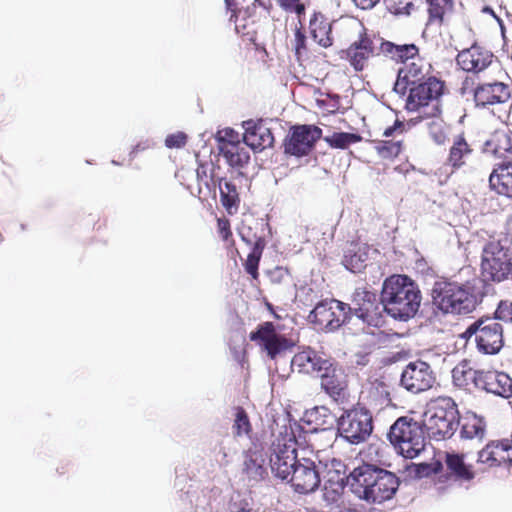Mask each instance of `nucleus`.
Here are the masks:
<instances>
[{
    "label": "nucleus",
    "mask_w": 512,
    "mask_h": 512,
    "mask_svg": "<svg viewBox=\"0 0 512 512\" xmlns=\"http://www.w3.org/2000/svg\"><path fill=\"white\" fill-rule=\"evenodd\" d=\"M273 143L274 137L271 129L265 126L253 138L250 137V142L246 146L257 152L272 147Z\"/></svg>",
    "instance_id": "79ce46f5"
},
{
    "label": "nucleus",
    "mask_w": 512,
    "mask_h": 512,
    "mask_svg": "<svg viewBox=\"0 0 512 512\" xmlns=\"http://www.w3.org/2000/svg\"><path fill=\"white\" fill-rule=\"evenodd\" d=\"M426 432L423 422L409 416L399 417L389 428L387 439L405 458L413 459L425 449Z\"/></svg>",
    "instance_id": "0eeeda50"
},
{
    "label": "nucleus",
    "mask_w": 512,
    "mask_h": 512,
    "mask_svg": "<svg viewBox=\"0 0 512 512\" xmlns=\"http://www.w3.org/2000/svg\"><path fill=\"white\" fill-rule=\"evenodd\" d=\"M422 294L417 283L404 274H393L382 284V310L395 320L408 321L421 305Z\"/></svg>",
    "instance_id": "7ed1b4c3"
},
{
    "label": "nucleus",
    "mask_w": 512,
    "mask_h": 512,
    "mask_svg": "<svg viewBox=\"0 0 512 512\" xmlns=\"http://www.w3.org/2000/svg\"><path fill=\"white\" fill-rule=\"evenodd\" d=\"M238 233L242 241L251 246V248L254 246L256 239L260 238L255 233H253L252 228L248 226L241 227L238 230Z\"/></svg>",
    "instance_id": "4d7b16f0"
},
{
    "label": "nucleus",
    "mask_w": 512,
    "mask_h": 512,
    "mask_svg": "<svg viewBox=\"0 0 512 512\" xmlns=\"http://www.w3.org/2000/svg\"><path fill=\"white\" fill-rule=\"evenodd\" d=\"M423 78V66L415 61L404 64L397 71V78L393 85V92L403 97L410 86L420 82Z\"/></svg>",
    "instance_id": "b1692460"
},
{
    "label": "nucleus",
    "mask_w": 512,
    "mask_h": 512,
    "mask_svg": "<svg viewBox=\"0 0 512 512\" xmlns=\"http://www.w3.org/2000/svg\"><path fill=\"white\" fill-rule=\"evenodd\" d=\"M500 451L507 452V457L500 456L501 462H508L512 466V441L509 439L499 440Z\"/></svg>",
    "instance_id": "13d9d810"
},
{
    "label": "nucleus",
    "mask_w": 512,
    "mask_h": 512,
    "mask_svg": "<svg viewBox=\"0 0 512 512\" xmlns=\"http://www.w3.org/2000/svg\"><path fill=\"white\" fill-rule=\"evenodd\" d=\"M368 322L360 317L359 313H355L351 305H347L345 315L341 318L340 328L344 327L351 334L364 332L369 327Z\"/></svg>",
    "instance_id": "72a5a7b5"
},
{
    "label": "nucleus",
    "mask_w": 512,
    "mask_h": 512,
    "mask_svg": "<svg viewBox=\"0 0 512 512\" xmlns=\"http://www.w3.org/2000/svg\"><path fill=\"white\" fill-rule=\"evenodd\" d=\"M294 50H295V54L297 56V58H299L302 50H305L306 49V35L305 33L300 29V28H296L295 29V33H294Z\"/></svg>",
    "instance_id": "5fc2aeb1"
},
{
    "label": "nucleus",
    "mask_w": 512,
    "mask_h": 512,
    "mask_svg": "<svg viewBox=\"0 0 512 512\" xmlns=\"http://www.w3.org/2000/svg\"><path fill=\"white\" fill-rule=\"evenodd\" d=\"M373 432V417L370 410L357 403L343 410L339 416L337 435L346 442L357 445L365 442Z\"/></svg>",
    "instance_id": "6e6552de"
},
{
    "label": "nucleus",
    "mask_w": 512,
    "mask_h": 512,
    "mask_svg": "<svg viewBox=\"0 0 512 512\" xmlns=\"http://www.w3.org/2000/svg\"><path fill=\"white\" fill-rule=\"evenodd\" d=\"M445 462L447 469L456 478L465 481H470L474 478V472L470 466L465 464L462 456L458 454H447Z\"/></svg>",
    "instance_id": "2f4dec72"
},
{
    "label": "nucleus",
    "mask_w": 512,
    "mask_h": 512,
    "mask_svg": "<svg viewBox=\"0 0 512 512\" xmlns=\"http://www.w3.org/2000/svg\"><path fill=\"white\" fill-rule=\"evenodd\" d=\"M324 140L332 148L346 149L351 144L360 142L362 140V137L358 133L334 132L332 135L326 136Z\"/></svg>",
    "instance_id": "e433bc0d"
},
{
    "label": "nucleus",
    "mask_w": 512,
    "mask_h": 512,
    "mask_svg": "<svg viewBox=\"0 0 512 512\" xmlns=\"http://www.w3.org/2000/svg\"><path fill=\"white\" fill-rule=\"evenodd\" d=\"M250 340L257 342L276 364L294 347V342L275 330L272 322H264L250 333Z\"/></svg>",
    "instance_id": "1a4fd4ad"
},
{
    "label": "nucleus",
    "mask_w": 512,
    "mask_h": 512,
    "mask_svg": "<svg viewBox=\"0 0 512 512\" xmlns=\"http://www.w3.org/2000/svg\"><path fill=\"white\" fill-rule=\"evenodd\" d=\"M429 8V22H433L435 20L440 23L443 21V17L445 14V8L447 6L452 5V0H426Z\"/></svg>",
    "instance_id": "c03bdc74"
},
{
    "label": "nucleus",
    "mask_w": 512,
    "mask_h": 512,
    "mask_svg": "<svg viewBox=\"0 0 512 512\" xmlns=\"http://www.w3.org/2000/svg\"><path fill=\"white\" fill-rule=\"evenodd\" d=\"M244 134L243 142L247 145L250 142V137L253 138L261 129L265 127L264 120L259 119L257 121L249 119L242 123Z\"/></svg>",
    "instance_id": "49530a36"
},
{
    "label": "nucleus",
    "mask_w": 512,
    "mask_h": 512,
    "mask_svg": "<svg viewBox=\"0 0 512 512\" xmlns=\"http://www.w3.org/2000/svg\"><path fill=\"white\" fill-rule=\"evenodd\" d=\"M232 431L235 437L249 436L252 431L248 414L242 407L236 408Z\"/></svg>",
    "instance_id": "ea45409f"
},
{
    "label": "nucleus",
    "mask_w": 512,
    "mask_h": 512,
    "mask_svg": "<svg viewBox=\"0 0 512 512\" xmlns=\"http://www.w3.org/2000/svg\"><path fill=\"white\" fill-rule=\"evenodd\" d=\"M496 318L505 322H512V302L500 301L495 311Z\"/></svg>",
    "instance_id": "603ef678"
},
{
    "label": "nucleus",
    "mask_w": 512,
    "mask_h": 512,
    "mask_svg": "<svg viewBox=\"0 0 512 512\" xmlns=\"http://www.w3.org/2000/svg\"><path fill=\"white\" fill-rule=\"evenodd\" d=\"M220 153L226 159L228 165L234 168H243L250 161L248 149L236 144L221 146Z\"/></svg>",
    "instance_id": "c756f323"
},
{
    "label": "nucleus",
    "mask_w": 512,
    "mask_h": 512,
    "mask_svg": "<svg viewBox=\"0 0 512 512\" xmlns=\"http://www.w3.org/2000/svg\"><path fill=\"white\" fill-rule=\"evenodd\" d=\"M352 309L359 313L368 325L377 326L382 314V291L378 296L376 292L366 288H357L352 295Z\"/></svg>",
    "instance_id": "4468645a"
},
{
    "label": "nucleus",
    "mask_w": 512,
    "mask_h": 512,
    "mask_svg": "<svg viewBox=\"0 0 512 512\" xmlns=\"http://www.w3.org/2000/svg\"><path fill=\"white\" fill-rule=\"evenodd\" d=\"M380 0H353L355 5L363 10L372 9Z\"/></svg>",
    "instance_id": "0e129e2a"
},
{
    "label": "nucleus",
    "mask_w": 512,
    "mask_h": 512,
    "mask_svg": "<svg viewBox=\"0 0 512 512\" xmlns=\"http://www.w3.org/2000/svg\"><path fill=\"white\" fill-rule=\"evenodd\" d=\"M322 137V129L315 125H294L283 142L284 153L295 157H304L314 149Z\"/></svg>",
    "instance_id": "9b49d317"
},
{
    "label": "nucleus",
    "mask_w": 512,
    "mask_h": 512,
    "mask_svg": "<svg viewBox=\"0 0 512 512\" xmlns=\"http://www.w3.org/2000/svg\"><path fill=\"white\" fill-rule=\"evenodd\" d=\"M481 326L480 318L473 323H471L466 330L460 335L461 338L465 340H469L471 337L475 336V342H478V334L479 327Z\"/></svg>",
    "instance_id": "bf43d9fd"
},
{
    "label": "nucleus",
    "mask_w": 512,
    "mask_h": 512,
    "mask_svg": "<svg viewBox=\"0 0 512 512\" xmlns=\"http://www.w3.org/2000/svg\"><path fill=\"white\" fill-rule=\"evenodd\" d=\"M243 471L249 480L255 482L263 480L267 476L263 452L249 449L245 454Z\"/></svg>",
    "instance_id": "bb28decb"
},
{
    "label": "nucleus",
    "mask_w": 512,
    "mask_h": 512,
    "mask_svg": "<svg viewBox=\"0 0 512 512\" xmlns=\"http://www.w3.org/2000/svg\"><path fill=\"white\" fill-rule=\"evenodd\" d=\"M224 3H225V8L227 11L231 12V15H230V18H229V21L230 22H234L235 24L237 23V20H238V14H239V10L237 9V3L235 0H224Z\"/></svg>",
    "instance_id": "052dcab7"
},
{
    "label": "nucleus",
    "mask_w": 512,
    "mask_h": 512,
    "mask_svg": "<svg viewBox=\"0 0 512 512\" xmlns=\"http://www.w3.org/2000/svg\"><path fill=\"white\" fill-rule=\"evenodd\" d=\"M403 128H404L403 122L397 119V120H395L393 125L387 127L384 130L383 136L391 137L397 130H403Z\"/></svg>",
    "instance_id": "e2e57ef3"
},
{
    "label": "nucleus",
    "mask_w": 512,
    "mask_h": 512,
    "mask_svg": "<svg viewBox=\"0 0 512 512\" xmlns=\"http://www.w3.org/2000/svg\"><path fill=\"white\" fill-rule=\"evenodd\" d=\"M307 424L314 425V430H331L336 428L338 432L339 416H336L326 406H315L305 412Z\"/></svg>",
    "instance_id": "a878e982"
},
{
    "label": "nucleus",
    "mask_w": 512,
    "mask_h": 512,
    "mask_svg": "<svg viewBox=\"0 0 512 512\" xmlns=\"http://www.w3.org/2000/svg\"><path fill=\"white\" fill-rule=\"evenodd\" d=\"M488 182L489 188L496 194L512 199V161L505 159L496 163Z\"/></svg>",
    "instance_id": "4be33fe9"
},
{
    "label": "nucleus",
    "mask_w": 512,
    "mask_h": 512,
    "mask_svg": "<svg viewBox=\"0 0 512 512\" xmlns=\"http://www.w3.org/2000/svg\"><path fill=\"white\" fill-rule=\"evenodd\" d=\"M346 479L347 476L340 477L337 475L336 482H333L332 479L329 480V486L325 485L323 492V498L325 502L328 504H333L340 499L344 489L349 487L348 483H346Z\"/></svg>",
    "instance_id": "58836bf2"
},
{
    "label": "nucleus",
    "mask_w": 512,
    "mask_h": 512,
    "mask_svg": "<svg viewBox=\"0 0 512 512\" xmlns=\"http://www.w3.org/2000/svg\"><path fill=\"white\" fill-rule=\"evenodd\" d=\"M435 375L427 362L417 360L409 362L400 376V385L413 394H419L432 388Z\"/></svg>",
    "instance_id": "f8f14e48"
},
{
    "label": "nucleus",
    "mask_w": 512,
    "mask_h": 512,
    "mask_svg": "<svg viewBox=\"0 0 512 512\" xmlns=\"http://www.w3.org/2000/svg\"><path fill=\"white\" fill-rule=\"evenodd\" d=\"M482 374L483 370H474L468 367L467 362L458 364L452 370L453 382L458 387H467L472 383L476 388H478V379Z\"/></svg>",
    "instance_id": "7c9ffc66"
},
{
    "label": "nucleus",
    "mask_w": 512,
    "mask_h": 512,
    "mask_svg": "<svg viewBox=\"0 0 512 512\" xmlns=\"http://www.w3.org/2000/svg\"><path fill=\"white\" fill-rule=\"evenodd\" d=\"M485 145L487 147L494 145L492 152L499 157H501L504 153L512 152V141L506 133L496 134L494 138L487 141Z\"/></svg>",
    "instance_id": "37998d69"
},
{
    "label": "nucleus",
    "mask_w": 512,
    "mask_h": 512,
    "mask_svg": "<svg viewBox=\"0 0 512 512\" xmlns=\"http://www.w3.org/2000/svg\"><path fill=\"white\" fill-rule=\"evenodd\" d=\"M482 275L500 283L512 279V229L497 240H490L482 248Z\"/></svg>",
    "instance_id": "423d86ee"
},
{
    "label": "nucleus",
    "mask_w": 512,
    "mask_h": 512,
    "mask_svg": "<svg viewBox=\"0 0 512 512\" xmlns=\"http://www.w3.org/2000/svg\"><path fill=\"white\" fill-rule=\"evenodd\" d=\"M370 250L368 244L352 241L344 248L342 264L350 272L360 273L367 266Z\"/></svg>",
    "instance_id": "5701e85b"
},
{
    "label": "nucleus",
    "mask_w": 512,
    "mask_h": 512,
    "mask_svg": "<svg viewBox=\"0 0 512 512\" xmlns=\"http://www.w3.org/2000/svg\"><path fill=\"white\" fill-rule=\"evenodd\" d=\"M220 231L223 235V238L226 240L229 235H231L230 229L228 227L227 223H223V226H221V223H219Z\"/></svg>",
    "instance_id": "338daca9"
},
{
    "label": "nucleus",
    "mask_w": 512,
    "mask_h": 512,
    "mask_svg": "<svg viewBox=\"0 0 512 512\" xmlns=\"http://www.w3.org/2000/svg\"><path fill=\"white\" fill-rule=\"evenodd\" d=\"M311 37L322 47L327 48L332 45L330 24L324 21V16L320 12H314L310 19Z\"/></svg>",
    "instance_id": "cd10ccee"
},
{
    "label": "nucleus",
    "mask_w": 512,
    "mask_h": 512,
    "mask_svg": "<svg viewBox=\"0 0 512 512\" xmlns=\"http://www.w3.org/2000/svg\"><path fill=\"white\" fill-rule=\"evenodd\" d=\"M203 175L205 180L202 181V185L205 186V188L209 191V193H212L213 196H216V189L218 187V179L215 180L214 177H211L208 179L206 171H203Z\"/></svg>",
    "instance_id": "680f3d73"
},
{
    "label": "nucleus",
    "mask_w": 512,
    "mask_h": 512,
    "mask_svg": "<svg viewBox=\"0 0 512 512\" xmlns=\"http://www.w3.org/2000/svg\"><path fill=\"white\" fill-rule=\"evenodd\" d=\"M266 275L273 284H280L289 278L288 269L282 266H276L271 270H267Z\"/></svg>",
    "instance_id": "09e8293b"
},
{
    "label": "nucleus",
    "mask_w": 512,
    "mask_h": 512,
    "mask_svg": "<svg viewBox=\"0 0 512 512\" xmlns=\"http://www.w3.org/2000/svg\"><path fill=\"white\" fill-rule=\"evenodd\" d=\"M474 84V79L472 77H466L463 81V86H462V93H465V90L469 87V86H472Z\"/></svg>",
    "instance_id": "774afa93"
},
{
    "label": "nucleus",
    "mask_w": 512,
    "mask_h": 512,
    "mask_svg": "<svg viewBox=\"0 0 512 512\" xmlns=\"http://www.w3.org/2000/svg\"><path fill=\"white\" fill-rule=\"evenodd\" d=\"M376 150L379 156L384 159L397 157L401 152V141H380Z\"/></svg>",
    "instance_id": "a18cd8bd"
},
{
    "label": "nucleus",
    "mask_w": 512,
    "mask_h": 512,
    "mask_svg": "<svg viewBox=\"0 0 512 512\" xmlns=\"http://www.w3.org/2000/svg\"><path fill=\"white\" fill-rule=\"evenodd\" d=\"M422 422L430 439L435 441L450 439L460 424L457 404L450 397H439L431 401L423 414Z\"/></svg>",
    "instance_id": "20e7f679"
},
{
    "label": "nucleus",
    "mask_w": 512,
    "mask_h": 512,
    "mask_svg": "<svg viewBox=\"0 0 512 512\" xmlns=\"http://www.w3.org/2000/svg\"><path fill=\"white\" fill-rule=\"evenodd\" d=\"M373 394L379 396L382 400L381 404L385 406H389L391 404L390 390L389 386L383 381H379L375 383Z\"/></svg>",
    "instance_id": "3c124183"
},
{
    "label": "nucleus",
    "mask_w": 512,
    "mask_h": 512,
    "mask_svg": "<svg viewBox=\"0 0 512 512\" xmlns=\"http://www.w3.org/2000/svg\"><path fill=\"white\" fill-rule=\"evenodd\" d=\"M380 52L391 60L403 64L419 57V48L414 43L396 44L388 40H382Z\"/></svg>",
    "instance_id": "393cba45"
},
{
    "label": "nucleus",
    "mask_w": 512,
    "mask_h": 512,
    "mask_svg": "<svg viewBox=\"0 0 512 512\" xmlns=\"http://www.w3.org/2000/svg\"><path fill=\"white\" fill-rule=\"evenodd\" d=\"M414 8V4L412 1H407L404 6H398L396 9H395V13L396 14H407L409 15L411 13V11L413 10Z\"/></svg>",
    "instance_id": "69168bd1"
},
{
    "label": "nucleus",
    "mask_w": 512,
    "mask_h": 512,
    "mask_svg": "<svg viewBox=\"0 0 512 512\" xmlns=\"http://www.w3.org/2000/svg\"><path fill=\"white\" fill-rule=\"evenodd\" d=\"M347 305L334 298L320 300L310 311L307 320L325 333L336 332L340 328Z\"/></svg>",
    "instance_id": "9d476101"
},
{
    "label": "nucleus",
    "mask_w": 512,
    "mask_h": 512,
    "mask_svg": "<svg viewBox=\"0 0 512 512\" xmlns=\"http://www.w3.org/2000/svg\"><path fill=\"white\" fill-rule=\"evenodd\" d=\"M478 388L502 398L512 397V378L504 372L483 371Z\"/></svg>",
    "instance_id": "412c9836"
},
{
    "label": "nucleus",
    "mask_w": 512,
    "mask_h": 512,
    "mask_svg": "<svg viewBox=\"0 0 512 512\" xmlns=\"http://www.w3.org/2000/svg\"><path fill=\"white\" fill-rule=\"evenodd\" d=\"M493 58L494 55L490 50L474 43L458 53L456 62L462 70L478 74L492 64Z\"/></svg>",
    "instance_id": "f3484780"
},
{
    "label": "nucleus",
    "mask_w": 512,
    "mask_h": 512,
    "mask_svg": "<svg viewBox=\"0 0 512 512\" xmlns=\"http://www.w3.org/2000/svg\"><path fill=\"white\" fill-rule=\"evenodd\" d=\"M318 377L321 389L335 402H343L347 395V375L344 370L330 362Z\"/></svg>",
    "instance_id": "dca6fc26"
},
{
    "label": "nucleus",
    "mask_w": 512,
    "mask_h": 512,
    "mask_svg": "<svg viewBox=\"0 0 512 512\" xmlns=\"http://www.w3.org/2000/svg\"><path fill=\"white\" fill-rule=\"evenodd\" d=\"M444 92V82L434 76L409 87L406 108L409 111L420 110L428 103L439 102Z\"/></svg>",
    "instance_id": "ddd939ff"
},
{
    "label": "nucleus",
    "mask_w": 512,
    "mask_h": 512,
    "mask_svg": "<svg viewBox=\"0 0 512 512\" xmlns=\"http://www.w3.org/2000/svg\"><path fill=\"white\" fill-rule=\"evenodd\" d=\"M350 491L368 503L381 504L393 498L400 479L391 471L374 464L363 463L347 475Z\"/></svg>",
    "instance_id": "f03ea898"
},
{
    "label": "nucleus",
    "mask_w": 512,
    "mask_h": 512,
    "mask_svg": "<svg viewBox=\"0 0 512 512\" xmlns=\"http://www.w3.org/2000/svg\"><path fill=\"white\" fill-rule=\"evenodd\" d=\"M499 440L490 441L478 452V462L487 464L489 467H498L501 465L499 455Z\"/></svg>",
    "instance_id": "4c0bfd02"
},
{
    "label": "nucleus",
    "mask_w": 512,
    "mask_h": 512,
    "mask_svg": "<svg viewBox=\"0 0 512 512\" xmlns=\"http://www.w3.org/2000/svg\"><path fill=\"white\" fill-rule=\"evenodd\" d=\"M473 94L476 105L481 107L505 103L511 97L509 86L500 81L478 85Z\"/></svg>",
    "instance_id": "aec40b11"
},
{
    "label": "nucleus",
    "mask_w": 512,
    "mask_h": 512,
    "mask_svg": "<svg viewBox=\"0 0 512 512\" xmlns=\"http://www.w3.org/2000/svg\"><path fill=\"white\" fill-rule=\"evenodd\" d=\"M265 247V241L263 238L256 239L254 246L247 255L244 262V269L253 279L257 280L259 277V262L262 256V252Z\"/></svg>",
    "instance_id": "473e14b6"
},
{
    "label": "nucleus",
    "mask_w": 512,
    "mask_h": 512,
    "mask_svg": "<svg viewBox=\"0 0 512 512\" xmlns=\"http://www.w3.org/2000/svg\"><path fill=\"white\" fill-rule=\"evenodd\" d=\"M218 189L220 193V201L228 214L232 215L236 213L240 203L236 185L231 181L218 178Z\"/></svg>",
    "instance_id": "c85d7f7f"
},
{
    "label": "nucleus",
    "mask_w": 512,
    "mask_h": 512,
    "mask_svg": "<svg viewBox=\"0 0 512 512\" xmlns=\"http://www.w3.org/2000/svg\"><path fill=\"white\" fill-rule=\"evenodd\" d=\"M286 362H289L290 370L293 372L318 376L323 370L327 369L326 366L331 361L324 358L311 347H306L296 353L289 361L286 360Z\"/></svg>",
    "instance_id": "a211bd4d"
},
{
    "label": "nucleus",
    "mask_w": 512,
    "mask_h": 512,
    "mask_svg": "<svg viewBox=\"0 0 512 512\" xmlns=\"http://www.w3.org/2000/svg\"><path fill=\"white\" fill-rule=\"evenodd\" d=\"M471 153V149L463 136H458L450 148L449 162L453 167H460L463 164V157Z\"/></svg>",
    "instance_id": "a19ab883"
},
{
    "label": "nucleus",
    "mask_w": 512,
    "mask_h": 512,
    "mask_svg": "<svg viewBox=\"0 0 512 512\" xmlns=\"http://www.w3.org/2000/svg\"><path fill=\"white\" fill-rule=\"evenodd\" d=\"M486 423L482 417L473 414L471 419L462 425L460 430L461 438L464 439H473L479 438L482 439L485 435Z\"/></svg>",
    "instance_id": "c9c22d12"
},
{
    "label": "nucleus",
    "mask_w": 512,
    "mask_h": 512,
    "mask_svg": "<svg viewBox=\"0 0 512 512\" xmlns=\"http://www.w3.org/2000/svg\"><path fill=\"white\" fill-rule=\"evenodd\" d=\"M499 320L494 317L480 318L477 348L480 352L488 355H495L500 352L504 345L503 328Z\"/></svg>",
    "instance_id": "2eb2a0df"
},
{
    "label": "nucleus",
    "mask_w": 512,
    "mask_h": 512,
    "mask_svg": "<svg viewBox=\"0 0 512 512\" xmlns=\"http://www.w3.org/2000/svg\"><path fill=\"white\" fill-rule=\"evenodd\" d=\"M430 296L433 308L443 314H467L477 304L476 296L466 285L447 279L436 280Z\"/></svg>",
    "instance_id": "39448f33"
},
{
    "label": "nucleus",
    "mask_w": 512,
    "mask_h": 512,
    "mask_svg": "<svg viewBox=\"0 0 512 512\" xmlns=\"http://www.w3.org/2000/svg\"><path fill=\"white\" fill-rule=\"evenodd\" d=\"M419 112L421 118H435L441 114V108L439 102H432L427 104V106H422L420 110H416Z\"/></svg>",
    "instance_id": "864d4df0"
},
{
    "label": "nucleus",
    "mask_w": 512,
    "mask_h": 512,
    "mask_svg": "<svg viewBox=\"0 0 512 512\" xmlns=\"http://www.w3.org/2000/svg\"><path fill=\"white\" fill-rule=\"evenodd\" d=\"M270 468L274 476L290 484L300 494L312 493L321 484V462L298 458L295 444L277 440L270 447Z\"/></svg>",
    "instance_id": "f257e3e1"
},
{
    "label": "nucleus",
    "mask_w": 512,
    "mask_h": 512,
    "mask_svg": "<svg viewBox=\"0 0 512 512\" xmlns=\"http://www.w3.org/2000/svg\"><path fill=\"white\" fill-rule=\"evenodd\" d=\"M342 53V58L347 59L354 70L359 72L364 69L368 59L375 55V46L372 39L363 32L359 39Z\"/></svg>",
    "instance_id": "6ab92c4d"
},
{
    "label": "nucleus",
    "mask_w": 512,
    "mask_h": 512,
    "mask_svg": "<svg viewBox=\"0 0 512 512\" xmlns=\"http://www.w3.org/2000/svg\"><path fill=\"white\" fill-rule=\"evenodd\" d=\"M277 2L286 12L295 13L299 17L305 14V6L300 0H277Z\"/></svg>",
    "instance_id": "de8ad7c7"
},
{
    "label": "nucleus",
    "mask_w": 512,
    "mask_h": 512,
    "mask_svg": "<svg viewBox=\"0 0 512 512\" xmlns=\"http://www.w3.org/2000/svg\"><path fill=\"white\" fill-rule=\"evenodd\" d=\"M187 142V135L184 132H177L167 135L165 146L167 148H182Z\"/></svg>",
    "instance_id": "8fccbe9b"
},
{
    "label": "nucleus",
    "mask_w": 512,
    "mask_h": 512,
    "mask_svg": "<svg viewBox=\"0 0 512 512\" xmlns=\"http://www.w3.org/2000/svg\"><path fill=\"white\" fill-rule=\"evenodd\" d=\"M226 512H254V501L250 493L234 492L227 503Z\"/></svg>",
    "instance_id": "f704fd0d"
},
{
    "label": "nucleus",
    "mask_w": 512,
    "mask_h": 512,
    "mask_svg": "<svg viewBox=\"0 0 512 512\" xmlns=\"http://www.w3.org/2000/svg\"><path fill=\"white\" fill-rule=\"evenodd\" d=\"M155 145L156 143L152 139L141 140L132 147V150L129 153L130 160H133L138 153L154 148Z\"/></svg>",
    "instance_id": "6e6d98bb"
}]
</instances>
